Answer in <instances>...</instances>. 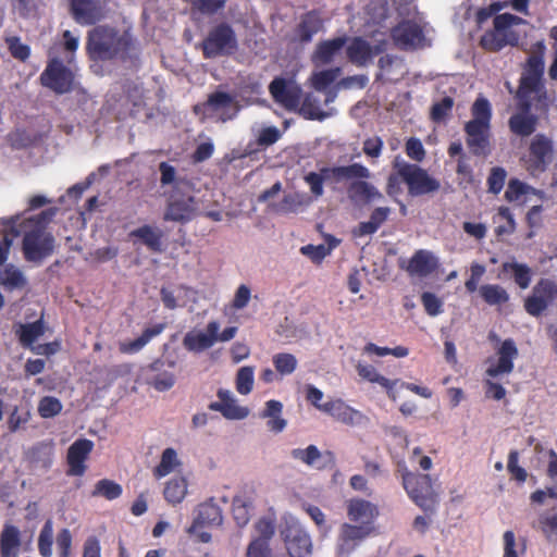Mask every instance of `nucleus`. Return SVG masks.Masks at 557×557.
<instances>
[{
    "mask_svg": "<svg viewBox=\"0 0 557 557\" xmlns=\"http://www.w3.org/2000/svg\"><path fill=\"white\" fill-rule=\"evenodd\" d=\"M55 209L42 211L36 218L16 222L18 235L23 234L22 251L28 262L41 263L54 250V237L45 228V222L50 221Z\"/></svg>",
    "mask_w": 557,
    "mask_h": 557,
    "instance_id": "1",
    "label": "nucleus"
},
{
    "mask_svg": "<svg viewBox=\"0 0 557 557\" xmlns=\"http://www.w3.org/2000/svg\"><path fill=\"white\" fill-rule=\"evenodd\" d=\"M132 44L131 35L108 26H97L89 30L87 51L92 60L122 58Z\"/></svg>",
    "mask_w": 557,
    "mask_h": 557,
    "instance_id": "2",
    "label": "nucleus"
},
{
    "mask_svg": "<svg viewBox=\"0 0 557 557\" xmlns=\"http://www.w3.org/2000/svg\"><path fill=\"white\" fill-rule=\"evenodd\" d=\"M528 22L517 15L503 13L495 15L493 28L485 32L480 46L490 52H498L506 46H517L520 38L525 36V32L520 26H525Z\"/></svg>",
    "mask_w": 557,
    "mask_h": 557,
    "instance_id": "3",
    "label": "nucleus"
},
{
    "mask_svg": "<svg viewBox=\"0 0 557 557\" xmlns=\"http://www.w3.org/2000/svg\"><path fill=\"white\" fill-rule=\"evenodd\" d=\"M472 119L466 123L467 145L475 156L490 152L491 104L485 98H478L471 109Z\"/></svg>",
    "mask_w": 557,
    "mask_h": 557,
    "instance_id": "4",
    "label": "nucleus"
},
{
    "mask_svg": "<svg viewBox=\"0 0 557 557\" xmlns=\"http://www.w3.org/2000/svg\"><path fill=\"white\" fill-rule=\"evenodd\" d=\"M221 324L211 320L205 330L190 331L183 338V346L191 352H201L214 346L218 342L225 343L233 339L238 329L230 326L220 332Z\"/></svg>",
    "mask_w": 557,
    "mask_h": 557,
    "instance_id": "5",
    "label": "nucleus"
},
{
    "mask_svg": "<svg viewBox=\"0 0 557 557\" xmlns=\"http://www.w3.org/2000/svg\"><path fill=\"white\" fill-rule=\"evenodd\" d=\"M544 73V61L540 53H533L529 57L524 71L520 78V86L517 97L520 108L530 111L532 100L539 97L542 90V76Z\"/></svg>",
    "mask_w": 557,
    "mask_h": 557,
    "instance_id": "6",
    "label": "nucleus"
},
{
    "mask_svg": "<svg viewBox=\"0 0 557 557\" xmlns=\"http://www.w3.org/2000/svg\"><path fill=\"white\" fill-rule=\"evenodd\" d=\"M187 188V183H175V190L170 195L163 213L164 221L185 223L201 213L198 201L193 196L184 194Z\"/></svg>",
    "mask_w": 557,
    "mask_h": 557,
    "instance_id": "7",
    "label": "nucleus"
},
{
    "mask_svg": "<svg viewBox=\"0 0 557 557\" xmlns=\"http://www.w3.org/2000/svg\"><path fill=\"white\" fill-rule=\"evenodd\" d=\"M205 58L230 55L237 49V37L231 25L220 23L212 27L201 42Z\"/></svg>",
    "mask_w": 557,
    "mask_h": 557,
    "instance_id": "8",
    "label": "nucleus"
},
{
    "mask_svg": "<svg viewBox=\"0 0 557 557\" xmlns=\"http://www.w3.org/2000/svg\"><path fill=\"white\" fill-rule=\"evenodd\" d=\"M403 484L411 499L423 510L433 512L437 505V493L428 474L403 473Z\"/></svg>",
    "mask_w": 557,
    "mask_h": 557,
    "instance_id": "9",
    "label": "nucleus"
},
{
    "mask_svg": "<svg viewBox=\"0 0 557 557\" xmlns=\"http://www.w3.org/2000/svg\"><path fill=\"white\" fill-rule=\"evenodd\" d=\"M240 109L242 104L235 95L220 89L209 94L205 102L195 106L196 113L214 114L222 123L234 120Z\"/></svg>",
    "mask_w": 557,
    "mask_h": 557,
    "instance_id": "10",
    "label": "nucleus"
},
{
    "mask_svg": "<svg viewBox=\"0 0 557 557\" xmlns=\"http://www.w3.org/2000/svg\"><path fill=\"white\" fill-rule=\"evenodd\" d=\"M398 175L408 185V193L411 196H422L435 193L441 184L437 180L431 177L428 172L417 164L406 162L396 163Z\"/></svg>",
    "mask_w": 557,
    "mask_h": 557,
    "instance_id": "11",
    "label": "nucleus"
},
{
    "mask_svg": "<svg viewBox=\"0 0 557 557\" xmlns=\"http://www.w3.org/2000/svg\"><path fill=\"white\" fill-rule=\"evenodd\" d=\"M373 532L366 525L344 522L337 529L334 552L336 557H349Z\"/></svg>",
    "mask_w": 557,
    "mask_h": 557,
    "instance_id": "12",
    "label": "nucleus"
},
{
    "mask_svg": "<svg viewBox=\"0 0 557 557\" xmlns=\"http://www.w3.org/2000/svg\"><path fill=\"white\" fill-rule=\"evenodd\" d=\"M269 91L275 102L284 109L297 112L302 98V89L298 85L287 83L282 77H276L270 83Z\"/></svg>",
    "mask_w": 557,
    "mask_h": 557,
    "instance_id": "13",
    "label": "nucleus"
},
{
    "mask_svg": "<svg viewBox=\"0 0 557 557\" xmlns=\"http://www.w3.org/2000/svg\"><path fill=\"white\" fill-rule=\"evenodd\" d=\"M392 38L395 46L403 50L421 48L425 41L422 28L417 23L410 21H405L394 27Z\"/></svg>",
    "mask_w": 557,
    "mask_h": 557,
    "instance_id": "14",
    "label": "nucleus"
},
{
    "mask_svg": "<svg viewBox=\"0 0 557 557\" xmlns=\"http://www.w3.org/2000/svg\"><path fill=\"white\" fill-rule=\"evenodd\" d=\"M40 81L57 94H65L71 90L73 74L62 62L53 60L41 74Z\"/></svg>",
    "mask_w": 557,
    "mask_h": 557,
    "instance_id": "15",
    "label": "nucleus"
},
{
    "mask_svg": "<svg viewBox=\"0 0 557 557\" xmlns=\"http://www.w3.org/2000/svg\"><path fill=\"white\" fill-rule=\"evenodd\" d=\"M399 267L411 277L423 278L437 268V259L431 251L420 249L409 260L401 259Z\"/></svg>",
    "mask_w": 557,
    "mask_h": 557,
    "instance_id": "16",
    "label": "nucleus"
},
{
    "mask_svg": "<svg viewBox=\"0 0 557 557\" xmlns=\"http://www.w3.org/2000/svg\"><path fill=\"white\" fill-rule=\"evenodd\" d=\"M71 12L82 25H92L106 17L104 4L98 0H71Z\"/></svg>",
    "mask_w": 557,
    "mask_h": 557,
    "instance_id": "17",
    "label": "nucleus"
},
{
    "mask_svg": "<svg viewBox=\"0 0 557 557\" xmlns=\"http://www.w3.org/2000/svg\"><path fill=\"white\" fill-rule=\"evenodd\" d=\"M386 48V40H377L375 45H370L362 38H355L347 47V55L350 62L358 66L367 65L374 55L382 53Z\"/></svg>",
    "mask_w": 557,
    "mask_h": 557,
    "instance_id": "18",
    "label": "nucleus"
},
{
    "mask_svg": "<svg viewBox=\"0 0 557 557\" xmlns=\"http://www.w3.org/2000/svg\"><path fill=\"white\" fill-rule=\"evenodd\" d=\"M530 168L544 171L554 158L552 140L543 134L535 135L530 143Z\"/></svg>",
    "mask_w": 557,
    "mask_h": 557,
    "instance_id": "19",
    "label": "nucleus"
},
{
    "mask_svg": "<svg viewBox=\"0 0 557 557\" xmlns=\"http://www.w3.org/2000/svg\"><path fill=\"white\" fill-rule=\"evenodd\" d=\"M497 361L491 364L486 374L496 377L502 374H509L513 370V360L518 357V348L512 339H505L496 351Z\"/></svg>",
    "mask_w": 557,
    "mask_h": 557,
    "instance_id": "20",
    "label": "nucleus"
},
{
    "mask_svg": "<svg viewBox=\"0 0 557 557\" xmlns=\"http://www.w3.org/2000/svg\"><path fill=\"white\" fill-rule=\"evenodd\" d=\"M347 516L349 522L357 525H368L370 532L375 531L374 519L377 516V510L374 505L363 499H351L347 506Z\"/></svg>",
    "mask_w": 557,
    "mask_h": 557,
    "instance_id": "21",
    "label": "nucleus"
},
{
    "mask_svg": "<svg viewBox=\"0 0 557 557\" xmlns=\"http://www.w3.org/2000/svg\"><path fill=\"white\" fill-rule=\"evenodd\" d=\"M94 448L90 440L82 438L75 441L67 449V474L81 476L84 474L86 467L84 465L88 455Z\"/></svg>",
    "mask_w": 557,
    "mask_h": 557,
    "instance_id": "22",
    "label": "nucleus"
},
{
    "mask_svg": "<svg viewBox=\"0 0 557 557\" xmlns=\"http://www.w3.org/2000/svg\"><path fill=\"white\" fill-rule=\"evenodd\" d=\"M321 411L327 413L338 422L347 425L359 424L363 419V416L360 411L349 407L342 399H332L323 403L321 406Z\"/></svg>",
    "mask_w": 557,
    "mask_h": 557,
    "instance_id": "23",
    "label": "nucleus"
},
{
    "mask_svg": "<svg viewBox=\"0 0 557 557\" xmlns=\"http://www.w3.org/2000/svg\"><path fill=\"white\" fill-rule=\"evenodd\" d=\"M285 543L290 557H310L312 543L309 534L296 527L288 528L285 533Z\"/></svg>",
    "mask_w": 557,
    "mask_h": 557,
    "instance_id": "24",
    "label": "nucleus"
},
{
    "mask_svg": "<svg viewBox=\"0 0 557 557\" xmlns=\"http://www.w3.org/2000/svg\"><path fill=\"white\" fill-rule=\"evenodd\" d=\"M223 522V516L221 508L213 503L212 499L199 505L197 516L194 519L193 524L188 528V533H196L197 529L205 525H221Z\"/></svg>",
    "mask_w": 557,
    "mask_h": 557,
    "instance_id": "25",
    "label": "nucleus"
},
{
    "mask_svg": "<svg viewBox=\"0 0 557 557\" xmlns=\"http://www.w3.org/2000/svg\"><path fill=\"white\" fill-rule=\"evenodd\" d=\"M345 44V37H337L320 42L312 54V62L315 66H323L331 63L341 52Z\"/></svg>",
    "mask_w": 557,
    "mask_h": 557,
    "instance_id": "26",
    "label": "nucleus"
},
{
    "mask_svg": "<svg viewBox=\"0 0 557 557\" xmlns=\"http://www.w3.org/2000/svg\"><path fill=\"white\" fill-rule=\"evenodd\" d=\"M297 113L306 120L323 121L333 115V109L323 110L320 98L313 92H308L302 101L300 100Z\"/></svg>",
    "mask_w": 557,
    "mask_h": 557,
    "instance_id": "27",
    "label": "nucleus"
},
{
    "mask_svg": "<svg viewBox=\"0 0 557 557\" xmlns=\"http://www.w3.org/2000/svg\"><path fill=\"white\" fill-rule=\"evenodd\" d=\"M521 112L515 113L508 121L509 129L521 137L532 135L537 125V116L530 114L529 111L521 108Z\"/></svg>",
    "mask_w": 557,
    "mask_h": 557,
    "instance_id": "28",
    "label": "nucleus"
},
{
    "mask_svg": "<svg viewBox=\"0 0 557 557\" xmlns=\"http://www.w3.org/2000/svg\"><path fill=\"white\" fill-rule=\"evenodd\" d=\"M348 197L354 201H362L366 203L380 201L383 195L372 184L362 181L351 182L347 189Z\"/></svg>",
    "mask_w": 557,
    "mask_h": 557,
    "instance_id": "29",
    "label": "nucleus"
},
{
    "mask_svg": "<svg viewBox=\"0 0 557 557\" xmlns=\"http://www.w3.org/2000/svg\"><path fill=\"white\" fill-rule=\"evenodd\" d=\"M356 369H357L358 375L360 377H362L363 380H367L369 382L380 384L381 386L386 388L388 396L393 400L396 399V397H397V395H396V387H397L398 381H389L388 379H386L383 375H381L375 370V368L373 366H371V364H363V363L359 362L356 366Z\"/></svg>",
    "mask_w": 557,
    "mask_h": 557,
    "instance_id": "30",
    "label": "nucleus"
},
{
    "mask_svg": "<svg viewBox=\"0 0 557 557\" xmlns=\"http://www.w3.org/2000/svg\"><path fill=\"white\" fill-rule=\"evenodd\" d=\"M17 221L18 215L0 220V234H2V242H0V264L8 259L13 240L18 236V231H16Z\"/></svg>",
    "mask_w": 557,
    "mask_h": 557,
    "instance_id": "31",
    "label": "nucleus"
},
{
    "mask_svg": "<svg viewBox=\"0 0 557 557\" xmlns=\"http://www.w3.org/2000/svg\"><path fill=\"white\" fill-rule=\"evenodd\" d=\"M0 285L10 292L22 289L27 285V277L20 268L8 264L0 271Z\"/></svg>",
    "mask_w": 557,
    "mask_h": 557,
    "instance_id": "32",
    "label": "nucleus"
},
{
    "mask_svg": "<svg viewBox=\"0 0 557 557\" xmlns=\"http://www.w3.org/2000/svg\"><path fill=\"white\" fill-rule=\"evenodd\" d=\"M21 545L20 532L13 525H7L0 537L1 557H17Z\"/></svg>",
    "mask_w": 557,
    "mask_h": 557,
    "instance_id": "33",
    "label": "nucleus"
},
{
    "mask_svg": "<svg viewBox=\"0 0 557 557\" xmlns=\"http://www.w3.org/2000/svg\"><path fill=\"white\" fill-rule=\"evenodd\" d=\"M182 462L178 459L177 453L174 448H165L161 455L159 465L153 469V475L157 479L173 473L181 467Z\"/></svg>",
    "mask_w": 557,
    "mask_h": 557,
    "instance_id": "34",
    "label": "nucleus"
},
{
    "mask_svg": "<svg viewBox=\"0 0 557 557\" xmlns=\"http://www.w3.org/2000/svg\"><path fill=\"white\" fill-rule=\"evenodd\" d=\"M323 27L322 20L317 13L306 14L298 27L299 40L304 44L311 41L312 37Z\"/></svg>",
    "mask_w": 557,
    "mask_h": 557,
    "instance_id": "35",
    "label": "nucleus"
},
{
    "mask_svg": "<svg viewBox=\"0 0 557 557\" xmlns=\"http://www.w3.org/2000/svg\"><path fill=\"white\" fill-rule=\"evenodd\" d=\"M45 333V324L42 319L26 324H20L16 334L20 342L24 347H32V345Z\"/></svg>",
    "mask_w": 557,
    "mask_h": 557,
    "instance_id": "36",
    "label": "nucleus"
},
{
    "mask_svg": "<svg viewBox=\"0 0 557 557\" xmlns=\"http://www.w3.org/2000/svg\"><path fill=\"white\" fill-rule=\"evenodd\" d=\"M311 198L306 194L293 193L283 197L282 201L274 206V210L280 213L297 212L299 209L308 207Z\"/></svg>",
    "mask_w": 557,
    "mask_h": 557,
    "instance_id": "37",
    "label": "nucleus"
},
{
    "mask_svg": "<svg viewBox=\"0 0 557 557\" xmlns=\"http://www.w3.org/2000/svg\"><path fill=\"white\" fill-rule=\"evenodd\" d=\"M187 494V482L183 476H175L168 481L163 495L169 504L176 505L183 502Z\"/></svg>",
    "mask_w": 557,
    "mask_h": 557,
    "instance_id": "38",
    "label": "nucleus"
},
{
    "mask_svg": "<svg viewBox=\"0 0 557 557\" xmlns=\"http://www.w3.org/2000/svg\"><path fill=\"white\" fill-rule=\"evenodd\" d=\"M132 236L143 240V243L152 251H161L162 232L149 225H144L134 230Z\"/></svg>",
    "mask_w": 557,
    "mask_h": 557,
    "instance_id": "39",
    "label": "nucleus"
},
{
    "mask_svg": "<svg viewBox=\"0 0 557 557\" xmlns=\"http://www.w3.org/2000/svg\"><path fill=\"white\" fill-rule=\"evenodd\" d=\"M209 408L221 412L224 418L230 420H242L249 414V409L239 406L236 400L231 403H211Z\"/></svg>",
    "mask_w": 557,
    "mask_h": 557,
    "instance_id": "40",
    "label": "nucleus"
},
{
    "mask_svg": "<svg viewBox=\"0 0 557 557\" xmlns=\"http://www.w3.org/2000/svg\"><path fill=\"white\" fill-rule=\"evenodd\" d=\"M480 295L491 306L502 305L508 301L509 295L505 288L495 284H486L480 287Z\"/></svg>",
    "mask_w": 557,
    "mask_h": 557,
    "instance_id": "41",
    "label": "nucleus"
},
{
    "mask_svg": "<svg viewBox=\"0 0 557 557\" xmlns=\"http://www.w3.org/2000/svg\"><path fill=\"white\" fill-rule=\"evenodd\" d=\"M503 269L505 272L512 273L513 280L519 285V287L522 289L529 287L531 282V269L527 264L506 262L503 264Z\"/></svg>",
    "mask_w": 557,
    "mask_h": 557,
    "instance_id": "42",
    "label": "nucleus"
},
{
    "mask_svg": "<svg viewBox=\"0 0 557 557\" xmlns=\"http://www.w3.org/2000/svg\"><path fill=\"white\" fill-rule=\"evenodd\" d=\"M339 74V67L314 72L310 77V84L315 91H325L327 86L331 85Z\"/></svg>",
    "mask_w": 557,
    "mask_h": 557,
    "instance_id": "43",
    "label": "nucleus"
},
{
    "mask_svg": "<svg viewBox=\"0 0 557 557\" xmlns=\"http://www.w3.org/2000/svg\"><path fill=\"white\" fill-rule=\"evenodd\" d=\"M371 176L368 168L360 163L339 166V183L344 181H362Z\"/></svg>",
    "mask_w": 557,
    "mask_h": 557,
    "instance_id": "44",
    "label": "nucleus"
},
{
    "mask_svg": "<svg viewBox=\"0 0 557 557\" xmlns=\"http://www.w3.org/2000/svg\"><path fill=\"white\" fill-rule=\"evenodd\" d=\"M540 529L549 542H557V512H544L539 518Z\"/></svg>",
    "mask_w": 557,
    "mask_h": 557,
    "instance_id": "45",
    "label": "nucleus"
},
{
    "mask_svg": "<svg viewBox=\"0 0 557 557\" xmlns=\"http://www.w3.org/2000/svg\"><path fill=\"white\" fill-rule=\"evenodd\" d=\"M121 494V485L108 479L98 481L92 492V496H102L109 500L117 498Z\"/></svg>",
    "mask_w": 557,
    "mask_h": 557,
    "instance_id": "46",
    "label": "nucleus"
},
{
    "mask_svg": "<svg viewBox=\"0 0 557 557\" xmlns=\"http://www.w3.org/2000/svg\"><path fill=\"white\" fill-rule=\"evenodd\" d=\"M52 544H53V527L52 521L47 520L44 524L39 537H38V548L39 553L42 557H50L52 555Z\"/></svg>",
    "mask_w": 557,
    "mask_h": 557,
    "instance_id": "47",
    "label": "nucleus"
},
{
    "mask_svg": "<svg viewBox=\"0 0 557 557\" xmlns=\"http://www.w3.org/2000/svg\"><path fill=\"white\" fill-rule=\"evenodd\" d=\"M294 460L301 461L307 466H314L321 459V451L315 445H309L307 448H295L290 451Z\"/></svg>",
    "mask_w": 557,
    "mask_h": 557,
    "instance_id": "48",
    "label": "nucleus"
},
{
    "mask_svg": "<svg viewBox=\"0 0 557 557\" xmlns=\"http://www.w3.org/2000/svg\"><path fill=\"white\" fill-rule=\"evenodd\" d=\"M273 364L280 374L288 375L296 370L298 361L294 355L281 352L273 356Z\"/></svg>",
    "mask_w": 557,
    "mask_h": 557,
    "instance_id": "49",
    "label": "nucleus"
},
{
    "mask_svg": "<svg viewBox=\"0 0 557 557\" xmlns=\"http://www.w3.org/2000/svg\"><path fill=\"white\" fill-rule=\"evenodd\" d=\"M253 387V368L242 367L236 374V389L242 395H247Z\"/></svg>",
    "mask_w": 557,
    "mask_h": 557,
    "instance_id": "50",
    "label": "nucleus"
},
{
    "mask_svg": "<svg viewBox=\"0 0 557 557\" xmlns=\"http://www.w3.org/2000/svg\"><path fill=\"white\" fill-rule=\"evenodd\" d=\"M529 194H535V189L518 180H510L505 191V197L508 201H516L519 200L521 196Z\"/></svg>",
    "mask_w": 557,
    "mask_h": 557,
    "instance_id": "51",
    "label": "nucleus"
},
{
    "mask_svg": "<svg viewBox=\"0 0 557 557\" xmlns=\"http://www.w3.org/2000/svg\"><path fill=\"white\" fill-rule=\"evenodd\" d=\"M61 410V401L58 398L51 396L41 398L38 405V412L42 418H52L59 414Z\"/></svg>",
    "mask_w": 557,
    "mask_h": 557,
    "instance_id": "52",
    "label": "nucleus"
},
{
    "mask_svg": "<svg viewBox=\"0 0 557 557\" xmlns=\"http://www.w3.org/2000/svg\"><path fill=\"white\" fill-rule=\"evenodd\" d=\"M507 177V172L500 166H495L491 170L487 177L488 191L498 194L504 187Z\"/></svg>",
    "mask_w": 557,
    "mask_h": 557,
    "instance_id": "53",
    "label": "nucleus"
},
{
    "mask_svg": "<svg viewBox=\"0 0 557 557\" xmlns=\"http://www.w3.org/2000/svg\"><path fill=\"white\" fill-rule=\"evenodd\" d=\"M454 106L451 97H444L441 101L435 102L431 108L430 116L434 122L443 121L450 112Z\"/></svg>",
    "mask_w": 557,
    "mask_h": 557,
    "instance_id": "54",
    "label": "nucleus"
},
{
    "mask_svg": "<svg viewBox=\"0 0 557 557\" xmlns=\"http://www.w3.org/2000/svg\"><path fill=\"white\" fill-rule=\"evenodd\" d=\"M533 293L549 304L557 296V285L549 280H541L534 286Z\"/></svg>",
    "mask_w": 557,
    "mask_h": 557,
    "instance_id": "55",
    "label": "nucleus"
},
{
    "mask_svg": "<svg viewBox=\"0 0 557 557\" xmlns=\"http://www.w3.org/2000/svg\"><path fill=\"white\" fill-rule=\"evenodd\" d=\"M332 246H325V245H307L302 246L300 248V252L311 259L313 262H320L323 260L327 255L331 253Z\"/></svg>",
    "mask_w": 557,
    "mask_h": 557,
    "instance_id": "56",
    "label": "nucleus"
},
{
    "mask_svg": "<svg viewBox=\"0 0 557 557\" xmlns=\"http://www.w3.org/2000/svg\"><path fill=\"white\" fill-rule=\"evenodd\" d=\"M281 138V132L276 126H268L260 131L257 144L268 147L275 144Z\"/></svg>",
    "mask_w": 557,
    "mask_h": 557,
    "instance_id": "57",
    "label": "nucleus"
},
{
    "mask_svg": "<svg viewBox=\"0 0 557 557\" xmlns=\"http://www.w3.org/2000/svg\"><path fill=\"white\" fill-rule=\"evenodd\" d=\"M233 517L238 527H245L250 519L247 505L240 499L236 498L233 502Z\"/></svg>",
    "mask_w": 557,
    "mask_h": 557,
    "instance_id": "58",
    "label": "nucleus"
},
{
    "mask_svg": "<svg viewBox=\"0 0 557 557\" xmlns=\"http://www.w3.org/2000/svg\"><path fill=\"white\" fill-rule=\"evenodd\" d=\"M421 301L429 315L436 317L442 312L443 304L434 294L423 293Z\"/></svg>",
    "mask_w": 557,
    "mask_h": 557,
    "instance_id": "59",
    "label": "nucleus"
},
{
    "mask_svg": "<svg viewBox=\"0 0 557 557\" xmlns=\"http://www.w3.org/2000/svg\"><path fill=\"white\" fill-rule=\"evenodd\" d=\"M271 549L265 540H253L247 547L246 557H270Z\"/></svg>",
    "mask_w": 557,
    "mask_h": 557,
    "instance_id": "60",
    "label": "nucleus"
},
{
    "mask_svg": "<svg viewBox=\"0 0 557 557\" xmlns=\"http://www.w3.org/2000/svg\"><path fill=\"white\" fill-rule=\"evenodd\" d=\"M518 451H510L508 456L507 469L516 480H518L519 482H524L527 480L528 473L523 468H521L518 465Z\"/></svg>",
    "mask_w": 557,
    "mask_h": 557,
    "instance_id": "61",
    "label": "nucleus"
},
{
    "mask_svg": "<svg viewBox=\"0 0 557 557\" xmlns=\"http://www.w3.org/2000/svg\"><path fill=\"white\" fill-rule=\"evenodd\" d=\"M250 298H251L250 288L247 285L242 284L237 287V289L235 292V295H234V298L232 301V307L235 310L244 309L248 305Z\"/></svg>",
    "mask_w": 557,
    "mask_h": 557,
    "instance_id": "62",
    "label": "nucleus"
},
{
    "mask_svg": "<svg viewBox=\"0 0 557 557\" xmlns=\"http://www.w3.org/2000/svg\"><path fill=\"white\" fill-rule=\"evenodd\" d=\"M304 181L309 186L311 194L315 198L323 196V194H324L323 184L324 183H323L322 178L320 177V174H318L317 172H309L305 175Z\"/></svg>",
    "mask_w": 557,
    "mask_h": 557,
    "instance_id": "63",
    "label": "nucleus"
},
{
    "mask_svg": "<svg viewBox=\"0 0 557 557\" xmlns=\"http://www.w3.org/2000/svg\"><path fill=\"white\" fill-rule=\"evenodd\" d=\"M57 545L60 557H70L72 547V534L69 529H63L57 536Z\"/></svg>",
    "mask_w": 557,
    "mask_h": 557,
    "instance_id": "64",
    "label": "nucleus"
}]
</instances>
